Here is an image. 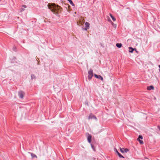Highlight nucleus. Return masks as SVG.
<instances>
[{"instance_id":"f257e3e1","label":"nucleus","mask_w":160,"mask_h":160,"mask_svg":"<svg viewBox=\"0 0 160 160\" xmlns=\"http://www.w3.org/2000/svg\"><path fill=\"white\" fill-rule=\"evenodd\" d=\"M48 8L51 11L55 14H57L61 13L62 11V8L58 5H56L53 3H49L48 5Z\"/></svg>"},{"instance_id":"f03ea898","label":"nucleus","mask_w":160,"mask_h":160,"mask_svg":"<svg viewBox=\"0 0 160 160\" xmlns=\"http://www.w3.org/2000/svg\"><path fill=\"white\" fill-rule=\"evenodd\" d=\"M93 71L92 69H91L88 72V78L90 80L93 76Z\"/></svg>"},{"instance_id":"7ed1b4c3","label":"nucleus","mask_w":160,"mask_h":160,"mask_svg":"<svg viewBox=\"0 0 160 160\" xmlns=\"http://www.w3.org/2000/svg\"><path fill=\"white\" fill-rule=\"evenodd\" d=\"M18 96L21 99H22L23 98V96L24 95V92L22 91H19L18 92Z\"/></svg>"},{"instance_id":"20e7f679","label":"nucleus","mask_w":160,"mask_h":160,"mask_svg":"<svg viewBox=\"0 0 160 160\" xmlns=\"http://www.w3.org/2000/svg\"><path fill=\"white\" fill-rule=\"evenodd\" d=\"M120 151L122 153L124 152H127L129 151V149L127 148H120Z\"/></svg>"},{"instance_id":"39448f33","label":"nucleus","mask_w":160,"mask_h":160,"mask_svg":"<svg viewBox=\"0 0 160 160\" xmlns=\"http://www.w3.org/2000/svg\"><path fill=\"white\" fill-rule=\"evenodd\" d=\"M95 77L98 79L101 80L102 81H103V78L100 75H98L96 74L94 75Z\"/></svg>"},{"instance_id":"423d86ee","label":"nucleus","mask_w":160,"mask_h":160,"mask_svg":"<svg viewBox=\"0 0 160 160\" xmlns=\"http://www.w3.org/2000/svg\"><path fill=\"white\" fill-rule=\"evenodd\" d=\"M92 136L91 135L88 134V136L87 137V139L88 142L90 143L91 141Z\"/></svg>"},{"instance_id":"0eeeda50","label":"nucleus","mask_w":160,"mask_h":160,"mask_svg":"<svg viewBox=\"0 0 160 160\" xmlns=\"http://www.w3.org/2000/svg\"><path fill=\"white\" fill-rule=\"evenodd\" d=\"M85 26H86L85 30H87L89 28V23L88 22H86L85 23Z\"/></svg>"},{"instance_id":"6e6552de","label":"nucleus","mask_w":160,"mask_h":160,"mask_svg":"<svg viewBox=\"0 0 160 160\" xmlns=\"http://www.w3.org/2000/svg\"><path fill=\"white\" fill-rule=\"evenodd\" d=\"M116 152L117 153L118 155L120 158H124V157L117 150H116Z\"/></svg>"},{"instance_id":"1a4fd4ad","label":"nucleus","mask_w":160,"mask_h":160,"mask_svg":"<svg viewBox=\"0 0 160 160\" xmlns=\"http://www.w3.org/2000/svg\"><path fill=\"white\" fill-rule=\"evenodd\" d=\"M29 153L32 156V159H33L35 158H37V156L35 154H33V153H30V152H29Z\"/></svg>"},{"instance_id":"9d476101","label":"nucleus","mask_w":160,"mask_h":160,"mask_svg":"<svg viewBox=\"0 0 160 160\" xmlns=\"http://www.w3.org/2000/svg\"><path fill=\"white\" fill-rule=\"evenodd\" d=\"M147 89L149 90L152 89H154V87L152 86H148L147 87Z\"/></svg>"},{"instance_id":"9b49d317","label":"nucleus","mask_w":160,"mask_h":160,"mask_svg":"<svg viewBox=\"0 0 160 160\" xmlns=\"http://www.w3.org/2000/svg\"><path fill=\"white\" fill-rule=\"evenodd\" d=\"M83 23V22H82L81 21H80L79 22H77V24L79 26H81L82 25Z\"/></svg>"},{"instance_id":"f8f14e48","label":"nucleus","mask_w":160,"mask_h":160,"mask_svg":"<svg viewBox=\"0 0 160 160\" xmlns=\"http://www.w3.org/2000/svg\"><path fill=\"white\" fill-rule=\"evenodd\" d=\"M129 52H130L132 53L133 51L134 50V49H133L131 47H130L129 48Z\"/></svg>"},{"instance_id":"ddd939ff","label":"nucleus","mask_w":160,"mask_h":160,"mask_svg":"<svg viewBox=\"0 0 160 160\" xmlns=\"http://www.w3.org/2000/svg\"><path fill=\"white\" fill-rule=\"evenodd\" d=\"M116 46L117 47L120 48L122 47V44L121 43H117L116 44Z\"/></svg>"},{"instance_id":"4468645a","label":"nucleus","mask_w":160,"mask_h":160,"mask_svg":"<svg viewBox=\"0 0 160 160\" xmlns=\"http://www.w3.org/2000/svg\"><path fill=\"white\" fill-rule=\"evenodd\" d=\"M70 3V4L72 6H74V4L73 3L72 1L71 0H67Z\"/></svg>"},{"instance_id":"2eb2a0df","label":"nucleus","mask_w":160,"mask_h":160,"mask_svg":"<svg viewBox=\"0 0 160 160\" xmlns=\"http://www.w3.org/2000/svg\"><path fill=\"white\" fill-rule=\"evenodd\" d=\"M110 15L111 17L112 18V19L114 21H115L116 20V19L115 18H114L113 16L111 14H110Z\"/></svg>"},{"instance_id":"dca6fc26","label":"nucleus","mask_w":160,"mask_h":160,"mask_svg":"<svg viewBox=\"0 0 160 160\" xmlns=\"http://www.w3.org/2000/svg\"><path fill=\"white\" fill-rule=\"evenodd\" d=\"M31 77L32 79H33L35 78V77L34 75H32Z\"/></svg>"},{"instance_id":"f3484780","label":"nucleus","mask_w":160,"mask_h":160,"mask_svg":"<svg viewBox=\"0 0 160 160\" xmlns=\"http://www.w3.org/2000/svg\"><path fill=\"white\" fill-rule=\"evenodd\" d=\"M140 138H141V139H142V136L141 135H139V137H138V139H139Z\"/></svg>"},{"instance_id":"a211bd4d","label":"nucleus","mask_w":160,"mask_h":160,"mask_svg":"<svg viewBox=\"0 0 160 160\" xmlns=\"http://www.w3.org/2000/svg\"><path fill=\"white\" fill-rule=\"evenodd\" d=\"M138 140L139 141V142L141 144H142L143 143V142L140 139H138Z\"/></svg>"},{"instance_id":"6ab92c4d","label":"nucleus","mask_w":160,"mask_h":160,"mask_svg":"<svg viewBox=\"0 0 160 160\" xmlns=\"http://www.w3.org/2000/svg\"><path fill=\"white\" fill-rule=\"evenodd\" d=\"M22 7L24 8H26L27 7L25 5H23L22 6Z\"/></svg>"},{"instance_id":"aec40b11","label":"nucleus","mask_w":160,"mask_h":160,"mask_svg":"<svg viewBox=\"0 0 160 160\" xmlns=\"http://www.w3.org/2000/svg\"><path fill=\"white\" fill-rule=\"evenodd\" d=\"M24 9H23V8H22L21 9V12H22V11H24Z\"/></svg>"},{"instance_id":"412c9836","label":"nucleus","mask_w":160,"mask_h":160,"mask_svg":"<svg viewBox=\"0 0 160 160\" xmlns=\"http://www.w3.org/2000/svg\"><path fill=\"white\" fill-rule=\"evenodd\" d=\"M158 67L159 68V71L160 72V65H159Z\"/></svg>"},{"instance_id":"4be33fe9","label":"nucleus","mask_w":160,"mask_h":160,"mask_svg":"<svg viewBox=\"0 0 160 160\" xmlns=\"http://www.w3.org/2000/svg\"><path fill=\"white\" fill-rule=\"evenodd\" d=\"M83 30H85V28H83Z\"/></svg>"},{"instance_id":"5701e85b","label":"nucleus","mask_w":160,"mask_h":160,"mask_svg":"<svg viewBox=\"0 0 160 160\" xmlns=\"http://www.w3.org/2000/svg\"><path fill=\"white\" fill-rule=\"evenodd\" d=\"M134 50H135L137 52L136 49L135 48H134Z\"/></svg>"},{"instance_id":"b1692460","label":"nucleus","mask_w":160,"mask_h":160,"mask_svg":"<svg viewBox=\"0 0 160 160\" xmlns=\"http://www.w3.org/2000/svg\"><path fill=\"white\" fill-rule=\"evenodd\" d=\"M93 117H94L96 118L95 117V116H93Z\"/></svg>"},{"instance_id":"393cba45","label":"nucleus","mask_w":160,"mask_h":160,"mask_svg":"<svg viewBox=\"0 0 160 160\" xmlns=\"http://www.w3.org/2000/svg\"><path fill=\"white\" fill-rule=\"evenodd\" d=\"M89 118H90V116L89 117Z\"/></svg>"},{"instance_id":"a878e982","label":"nucleus","mask_w":160,"mask_h":160,"mask_svg":"<svg viewBox=\"0 0 160 160\" xmlns=\"http://www.w3.org/2000/svg\"><path fill=\"white\" fill-rule=\"evenodd\" d=\"M76 13V12H75V13Z\"/></svg>"},{"instance_id":"bb28decb","label":"nucleus","mask_w":160,"mask_h":160,"mask_svg":"<svg viewBox=\"0 0 160 160\" xmlns=\"http://www.w3.org/2000/svg\"><path fill=\"white\" fill-rule=\"evenodd\" d=\"M84 20V19H82V20L83 21V20Z\"/></svg>"}]
</instances>
